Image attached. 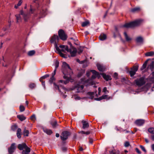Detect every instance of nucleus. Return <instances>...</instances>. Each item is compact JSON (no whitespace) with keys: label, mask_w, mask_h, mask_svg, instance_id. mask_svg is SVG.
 <instances>
[{"label":"nucleus","mask_w":154,"mask_h":154,"mask_svg":"<svg viewBox=\"0 0 154 154\" xmlns=\"http://www.w3.org/2000/svg\"><path fill=\"white\" fill-rule=\"evenodd\" d=\"M35 11V9L33 8L31 5H30L29 12H24L23 10H21L19 14L15 15L17 20V23H18L19 21H21V18L20 16V15L22 16L23 19L25 22H28L30 18L31 14H33Z\"/></svg>","instance_id":"1"},{"label":"nucleus","mask_w":154,"mask_h":154,"mask_svg":"<svg viewBox=\"0 0 154 154\" xmlns=\"http://www.w3.org/2000/svg\"><path fill=\"white\" fill-rule=\"evenodd\" d=\"M134 83L138 87H141L146 83V86L148 88L150 86L152 83H154V78H140L134 81Z\"/></svg>","instance_id":"2"},{"label":"nucleus","mask_w":154,"mask_h":154,"mask_svg":"<svg viewBox=\"0 0 154 154\" xmlns=\"http://www.w3.org/2000/svg\"><path fill=\"white\" fill-rule=\"evenodd\" d=\"M85 78H82L81 79V82H79L75 85V88H77L78 92H80L83 89L84 87L83 85L88 86L95 84L94 82L92 80L89 79L85 80Z\"/></svg>","instance_id":"3"},{"label":"nucleus","mask_w":154,"mask_h":154,"mask_svg":"<svg viewBox=\"0 0 154 154\" xmlns=\"http://www.w3.org/2000/svg\"><path fill=\"white\" fill-rule=\"evenodd\" d=\"M62 71L64 75L63 77H71L72 74V70L69 65L65 62L63 63Z\"/></svg>","instance_id":"4"},{"label":"nucleus","mask_w":154,"mask_h":154,"mask_svg":"<svg viewBox=\"0 0 154 154\" xmlns=\"http://www.w3.org/2000/svg\"><path fill=\"white\" fill-rule=\"evenodd\" d=\"M142 21V20H137L128 23H125L122 25V27L129 28L137 27L140 25Z\"/></svg>","instance_id":"5"},{"label":"nucleus","mask_w":154,"mask_h":154,"mask_svg":"<svg viewBox=\"0 0 154 154\" xmlns=\"http://www.w3.org/2000/svg\"><path fill=\"white\" fill-rule=\"evenodd\" d=\"M91 72H92L93 74L91 77H96V76H97V77H100V74L102 76V77H111L110 76L108 75H106L105 73H99L94 70H91L90 71H87L86 73L87 77H89L91 74Z\"/></svg>","instance_id":"6"},{"label":"nucleus","mask_w":154,"mask_h":154,"mask_svg":"<svg viewBox=\"0 0 154 154\" xmlns=\"http://www.w3.org/2000/svg\"><path fill=\"white\" fill-rule=\"evenodd\" d=\"M139 68V65L138 64L134 65L130 68L127 67L126 69V71L127 73L129 74L131 77H133L136 74Z\"/></svg>","instance_id":"7"},{"label":"nucleus","mask_w":154,"mask_h":154,"mask_svg":"<svg viewBox=\"0 0 154 154\" xmlns=\"http://www.w3.org/2000/svg\"><path fill=\"white\" fill-rule=\"evenodd\" d=\"M71 134V132L68 131H63L60 135V138L63 141H65L68 139V137Z\"/></svg>","instance_id":"8"},{"label":"nucleus","mask_w":154,"mask_h":154,"mask_svg":"<svg viewBox=\"0 0 154 154\" xmlns=\"http://www.w3.org/2000/svg\"><path fill=\"white\" fill-rule=\"evenodd\" d=\"M59 36L60 39L63 41L66 40L67 38V35L65 34L64 31L62 29H60L58 32Z\"/></svg>","instance_id":"9"},{"label":"nucleus","mask_w":154,"mask_h":154,"mask_svg":"<svg viewBox=\"0 0 154 154\" xmlns=\"http://www.w3.org/2000/svg\"><path fill=\"white\" fill-rule=\"evenodd\" d=\"M59 40V38L57 35H54L51 37L50 40V42L51 43H54L55 49L57 46V44Z\"/></svg>","instance_id":"10"},{"label":"nucleus","mask_w":154,"mask_h":154,"mask_svg":"<svg viewBox=\"0 0 154 154\" xmlns=\"http://www.w3.org/2000/svg\"><path fill=\"white\" fill-rule=\"evenodd\" d=\"M65 80H60V82L61 83L63 82V83L65 85L67 84L69 82H72L74 81V79H73L74 78H64Z\"/></svg>","instance_id":"11"},{"label":"nucleus","mask_w":154,"mask_h":154,"mask_svg":"<svg viewBox=\"0 0 154 154\" xmlns=\"http://www.w3.org/2000/svg\"><path fill=\"white\" fill-rule=\"evenodd\" d=\"M16 149L15 143H13L11 145L10 147L8 148V152L9 154H12Z\"/></svg>","instance_id":"12"},{"label":"nucleus","mask_w":154,"mask_h":154,"mask_svg":"<svg viewBox=\"0 0 154 154\" xmlns=\"http://www.w3.org/2000/svg\"><path fill=\"white\" fill-rule=\"evenodd\" d=\"M145 122V121L144 119H138L135 121V123L137 126H140L143 125Z\"/></svg>","instance_id":"13"},{"label":"nucleus","mask_w":154,"mask_h":154,"mask_svg":"<svg viewBox=\"0 0 154 154\" xmlns=\"http://www.w3.org/2000/svg\"><path fill=\"white\" fill-rule=\"evenodd\" d=\"M55 68L53 72L51 75V77H54V76L55 75L57 68L59 67V62L57 60H56L55 62Z\"/></svg>","instance_id":"14"},{"label":"nucleus","mask_w":154,"mask_h":154,"mask_svg":"<svg viewBox=\"0 0 154 154\" xmlns=\"http://www.w3.org/2000/svg\"><path fill=\"white\" fill-rule=\"evenodd\" d=\"M56 50L58 51L59 54L60 55V56L63 58H67V56L65 54H63L60 51V49L58 47H56Z\"/></svg>","instance_id":"15"},{"label":"nucleus","mask_w":154,"mask_h":154,"mask_svg":"<svg viewBox=\"0 0 154 154\" xmlns=\"http://www.w3.org/2000/svg\"><path fill=\"white\" fill-rule=\"evenodd\" d=\"M50 123L52 127L54 128H56V127L58 125L57 121L55 120H54L51 121L50 122Z\"/></svg>","instance_id":"16"},{"label":"nucleus","mask_w":154,"mask_h":154,"mask_svg":"<svg viewBox=\"0 0 154 154\" xmlns=\"http://www.w3.org/2000/svg\"><path fill=\"white\" fill-rule=\"evenodd\" d=\"M73 48V51H72V50L71 49L70 50L69 52L71 54V56L72 57H74L76 55L77 50L75 48Z\"/></svg>","instance_id":"17"},{"label":"nucleus","mask_w":154,"mask_h":154,"mask_svg":"<svg viewBox=\"0 0 154 154\" xmlns=\"http://www.w3.org/2000/svg\"><path fill=\"white\" fill-rule=\"evenodd\" d=\"M151 60L150 59H148L143 64V65L142 66V67H141L140 69V70L142 71V72L143 73L145 72H143V70L145 69H146V67L148 61L149 60Z\"/></svg>","instance_id":"18"},{"label":"nucleus","mask_w":154,"mask_h":154,"mask_svg":"<svg viewBox=\"0 0 154 154\" xmlns=\"http://www.w3.org/2000/svg\"><path fill=\"white\" fill-rule=\"evenodd\" d=\"M27 146L26 144L25 143H23L22 144H19L18 145V148L20 150H23L24 149H25V147Z\"/></svg>","instance_id":"19"},{"label":"nucleus","mask_w":154,"mask_h":154,"mask_svg":"<svg viewBox=\"0 0 154 154\" xmlns=\"http://www.w3.org/2000/svg\"><path fill=\"white\" fill-rule=\"evenodd\" d=\"M82 124L83 129L88 128L89 127V124L85 121L83 120L82 121Z\"/></svg>","instance_id":"20"},{"label":"nucleus","mask_w":154,"mask_h":154,"mask_svg":"<svg viewBox=\"0 0 154 154\" xmlns=\"http://www.w3.org/2000/svg\"><path fill=\"white\" fill-rule=\"evenodd\" d=\"M136 42L137 43H139L143 44V38L141 36L137 37L135 40Z\"/></svg>","instance_id":"21"},{"label":"nucleus","mask_w":154,"mask_h":154,"mask_svg":"<svg viewBox=\"0 0 154 154\" xmlns=\"http://www.w3.org/2000/svg\"><path fill=\"white\" fill-rule=\"evenodd\" d=\"M97 66L98 70L100 72H103L105 71V68L100 64H97Z\"/></svg>","instance_id":"22"},{"label":"nucleus","mask_w":154,"mask_h":154,"mask_svg":"<svg viewBox=\"0 0 154 154\" xmlns=\"http://www.w3.org/2000/svg\"><path fill=\"white\" fill-rule=\"evenodd\" d=\"M22 135L21 129L20 128H17V137L19 139H20L21 138V136Z\"/></svg>","instance_id":"23"},{"label":"nucleus","mask_w":154,"mask_h":154,"mask_svg":"<svg viewBox=\"0 0 154 154\" xmlns=\"http://www.w3.org/2000/svg\"><path fill=\"white\" fill-rule=\"evenodd\" d=\"M95 94V93L94 92H88L87 93V95L89 96V98L91 99H93L94 97V95Z\"/></svg>","instance_id":"24"},{"label":"nucleus","mask_w":154,"mask_h":154,"mask_svg":"<svg viewBox=\"0 0 154 154\" xmlns=\"http://www.w3.org/2000/svg\"><path fill=\"white\" fill-rule=\"evenodd\" d=\"M107 36L105 34L103 33H101L99 36V39L100 40L103 41L106 39Z\"/></svg>","instance_id":"25"},{"label":"nucleus","mask_w":154,"mask_h":154,"mask_svg":"<svg viewBox=\"0 0 154 154\" xmlns=\"http://www.w3.org/2000/svg\"><path fill=\"white\" fill-rule=\"evenodd\" d=\"M154 68V66L151 65L149 64L148 65L147 68L146 69H145V70H144L143 71V72H146L149 69H150L151 70V71H152L153 70Z\"/></svg>","instance_id":"26"},{"label":"nucleus","mask_w":154,"mask_h":154,"mask_svg":"<svg viewBox=\"0 0 154 154\" xmlns=\"http://www.w3.org/2000/svg\"><path fill=\"white\" fill-rule=\"evenodd\" d=\"M140 7H137L131 9L130 11L132 13H134L139 11H140Z\"/></svg>","instance_id":"27"},{"label":"nucleus","mask_w":154,"mask_h":154,"mask_svg":"<svg viewBox=\"0 0 154 154\" xmlns=\"http://www.w3.org/2000/svg\"><path fill=\"white\" fill-rule=\"evenodd\" d=\"M124 35L126 40L127 42H129L132 40V38L128 37L126 32H124Z\"/></svg>","instance_id":"28"},{"label":"nucleus","mask_w":154,"mask_h":154,"mask_svg":"<svg viewBox=\"0 0 154 154\" xmlns=\"http://www.w3.org/2000/svg\"><path fill=\"white\" fill-rule=\"evenodd\" d=\"M17 118L20 121H23L26 119V118L23 115H18Z\"/></svg>","instance_id":"29"},{"label":"nucleus","mask_w":154,"mask_h":154,"mask_svg":"<svg viewBox=\"0 0 154 154\" xmlns=\"http://www.w3.org/2000/svg\"><path fill=\"white\" fill-rule=\"evenodd\" d=\"M154 55V52L151 51L146 52L145 54L146 56H152Z\"/></svg>","instance_id":"30"},{"label":"nucleus","mask_w":154,"mask_h":154,"mask_svg":"<svg viewBox=\"0 0 154 154\" xmlns=\"http://www.w3.org/2000/svg\"><path fill=\"white\" fill-rule=\"evenodd\" d=\"M44 131L49 135H51L53 133L52 131L50 129H46L44 130Z\"/></svg>","instance_id":"31"},{"label":"nucleus","mask_w":154,"mask_h":154,"mask_svg":"<svg viewBox=\"0 0 154 154\" xmlns=\"http://www.w3.org/2000/svg\"><path fill=\"white\" fill-rule=\"evenodd\" d=\"M46 78H40L39 79L40 82H42V85L44 87V88H45V81L43 80Z\"/></svg>","instance_id":"32"},{"label":"nucleus","mask_w":154,"mask_h":154,"mask_svg":"<svg viewBox=\"0 0 154 154\" xmlns=\"http://www.w3.org/2000/svg\"><path fill=\"white\" fill-rule=\"evenodd\" d=\"M29 134V131L28 130L26 129V128H25L23 131V134L24 136H28Z\"/></svg>","instance_id":"33"},{"label":"nucleus","mask_w":154,"mask_h":154,"mask_svg":"<svg viewBox=\"0 0 154 154\" xmlns=\"http://www.w3.org/2000/svg\"><path fill=\"white\" fill-rule=\"evenodd\" d=\"M91 132V130H89L88 131H87L85 132V131H80V132H79V133H81L83 134H85L86 135H88L90 134Z\"/></svg>","instance_id":"34"},{"label":"nucleus","mask_w":154,"mask_h":154,"mask_svg":"<svg viewBox=\"0 0 154 154\" xmlns=\"http://www.w3.org/2000/svg\"><path fill=\"white\" fill-rule=\"evenodd\" d=\"M18 128L17 125L15 124L12 125L11 127V130L13 131H15Z\"/></svg>","instance_id":"35"},{"label":"nucleus","mask_w":154,"mask_h":154,"mask_svg":"<svg viewBox=\"0 0 154 154\" xmlns=\"http://www.w3.org/2000/svg\"><path fill=\"white\" fill-rule=\"evenodd\" d=\"M35 53V51L34 50H32L28 52V54L29 56H32L34 55Z\"/></svg>","instance_id":"36"},{"label":"nucleus","mask_w":154,"mask_h":154,"mask_svg":"<svg viewBox=\"0 0 154 154\" xmlns=\"http://www.w3.org/2000/svg\"><path fill=\"white\" fill-rule=\"evenodd\" d=\"M148 131L151 134H154V128H150L148 129Z\"/></svg>","instance_id":"37"},{"label":"nucleus","mask_w":154,"mask_h":154,"mask_svg":"<svg viewBox=\"0 0 154 154\" xmlns=\"http://www.w3.org/2000/svg\"><path fill=\"white\" fill-rule=\"evenodd\" d=\"M19 109L20 112H23L25 110V107L23 105H20L19 107Z\"/></svg>","instance_id":"38"},{"label":"nucleus","mask_w":154,"mask_h":154,"mask_svg":"<svg viewBox=\"0 0 154 154\" xmlns=\"http://www.w3.org/2000/svg\"><path fill=\"white\" fill-rule=\"evenodd\" d=\"M89 22L88 21H86L85 22H83L82 24V26L83 27H85L87 26L89 23Z\"/></svg>","instance_id":"39"},{"label":"nucleus","mask_w":154,"mask_h":154,"mask_svg":"<svg viewBox=\"0 0 154 154\" xmlns=\"http://www.w3.org/2000/svg\"><path fill=\"white\" fill-rule=\"evenodd\" d=\"M62 150V151L63 152H65L67 151L68 150V148L67 147H62L61 148Z\"/></svg>","instance_id":"40"},{"label":"nucleus","mask_w":154,"mask_h":154,"mask_svg":"<svg viewBox=\"0 0 154 154\" xmlns=\"http://www.w3.org/2000/svg\"><path fill=\"white\" fill-rule=\"evenodd\" d=\"M53 84H54V86L55 88L57 90H58L60 92V91L59 89V86L58 85H57L55 82Z\"/></svg>","instance_id":"41"},{"label":"nucleus","mask_w":154,"mask_h":154,"mask_svg":"<svg viewBox=\"0 0 154 154\" xmlns=\"http://www.w3.org/2000/svg\"><path fill=\"white\" fill-rule=\"evenodd\" d=\"M85 69H82L81 71L80 72V73L79 74V77H80V76H82V75L85 73Z\"/></svg>","instance_id":"42"},{"label":"nucleus","mask_w":154,"mask_h":154,"mask_svg":"<svg viewBox=\"0 0 154 154\" xmlns=\"http://www.w3.org/2000/svg\"><path fill=\"white\" fill-rule=\"evenodd\" d=\"M35 87V83H32L29 85V87L31 88H33Z\"/></svg>","instance_id":"43"},{"label":"nucleus","mask_w":154,"mask_h":154,"mask_svg":"<svg viewBox=\"0 0 154 154\" xmlns=\"http://www.w3.org/2000/svg\"><path fill=\"white\" fill-rule=\"evenodd\" d=\"M25 151L27 153H29L30 152V148L28 147V146H27L26 147H25Z\"/></svg>","instance_id":"44"},{"label":"nucleus","mask_w":154,"mask_h":154,"mask_svg":"<svg viewBox=\"0 0 154 154\" xmlns=\"http://www.w3.org/2000/svg\"><path fill=\"white\" fill-rule=\"evenodd\" d=\"M55 80V78H50V80H49V82L51 84Z\"/></svg>","instance_id":"45"},{"label":"nucleus","mask_w":154,"mask_h":154,"mask_svg":"<svg viewBox=\"0 0 154 154\" xmlns=\"http://www.w3.org/2000/svg\"><path fill=\"white\" fill-rule=\"evenodd\" d=\"M140 148L141 149L145 152H146V151L145 149V147L142 145H140Z\"/></svg>","instance_id":"46"},{"label":"nucleus","mask_w":154,"mask_h":154,"mask_svg":"<svg viewBox=\"0 0 154 154\" xmlns=\"http://www.w3.org/2000/svg\"><path fill=\"white\" fill-rule=\"evenodd\" d=\"M31 119L32 120H34L36 119L35 116V114L32 115L31 116Z\"/></svg>","instance_id":"47"},{"label":"nucleus","mask_w":154,"mask_h":154,"mask_svg":"<svg viewBox=\"0 0 154 154\" xmlns=\"http://www.w3.org/2000/svg\"><path fill=\"white\" fill-rule=\"evenodd\" d=\"M64 49L68 52H69V51H70V50L71 49H70V48L69 49L68 46L67 45L65 46V47Z\"/></svg>","instance_id":"48"},{"label":"nucleus","mask_w":154,"mask_h":154,"mask_svg":"<svg viewBox=\"0 0 154 154\" xmlns=\"http://www.w3.org/2000/svg\"><path fill=\"white\" fill-rule=\"evenodd\" d=\"M130 145L128 141H126L125 143V146L126 147H128Z\"/></svg>","instance_id":"49"},{"label":"nucleus","mask_w":154,"mask_h":154,"mask_svg":"<svg viewBox=\"0 0 154 154\" xmlns=\"http://www.w3.org/2000/svg\"><path fill=\"white\" fill-rule=\"evenodd\" d=\"M102 100L103 99H105L107 98V97H108L107 95H103L102 96H101Z\"/></svg>","instance_id":"50"},{"label":"nucleus","mask_w":154,"mask_h":154,"mask_svg":"<svg viewBox=\"0 0 154 154\" xmlns=\"http://www.w3.org/2000/svg\"><path fill=\"white\" fill-rule=\"evenodd\" d=\"M88 139L89 143H90L92 144L93 141V140L90 137H89Z\"/></svg>","instance_id":"51"},{"label":"nucleus","mask_w":154,"mask_h":154,"mask_svg":"<svg viewBox=\"0 0 154 154\" xmlns=\"http://www.w3.org/2000/svg\"><path fill=\"white\" fill-rule=\"evenodd\" d=\"M22 0H20L18 2V3L17 4V5L18 6H20L22 4Z\"/></svg>","instance_id":"52"},{"label":"nucleus","mask_w":154,"mask_h":154,"mask_svg":"<svg viewBox=\"0 0 154 154\" xmlns=\"http://www.w3.org/2000/svg\"><path fill=\"white\" fill-rule=\"evenodd\" d=\"M94 100L97 101H100L102 100V98L101 97H100L98 98H94Z\"/></svg>","instance_id":"53"},{"label":"nucleus","mask_w":154,"mask_h":154,"mask_svg":"<svg viewBox=\"0 0 154 154\" xmlns=\"http://www.w3.org/2000/svg\"><path fill=\"white\" fill-rule=\"evenodd\" d=\"M135 150L136 152L138 154H140L141 153V152L140 151V150H139V149L137 148H136L135 149Z\"/></svg>","instance_id":"54"},{"label":"nucleus","mask_w":154,"mask_h":154,"mask_svg":"<svg viewBox=\"0 0 154 154\" xmlns=\"http://www.w3.org/2000/svg\"><path fill=\"white\" fill-rule=\"evenodd\" d=\"M87 62V60H84L81 61H80V64H84V63H86Z\"/></svg>","instance_id":"55"},{"label":"nucleus","mask_w":154,"mask_h":154,"mask_svg":"<svg viewBox=\"0 0 154 154\" xmlns=\"http://www.w3.org/2000/svg\"><path fill=\"white\" fill-rule=\"evenodd\" d=\"M78 50L79 51L78 53L79 54L81 53L83 51V49H82L80 48Z\"/></svg>","instance_id":"56"},{"label":"nucleus","mask_w":154,"mask_h":154,"mask_svg":"<svg viewBox=\"0 0 154 154\" xmlns=\"http://www.w3.org/2000/svg\"><path fill=\"white\" fill-rule=\"evenodd\" d=\"M106 81H108L112 79L111 78H103Z\"/></svg>","instance_id":"57"},{"label":"nucleus","mask_w":154,"mask_h":154,"mask_svg":"<svg viewBox=\"0 0 154 154\" xmlns=\"http://www.w3.org/2000/svg\"><path fill=\"white\" fill-rule=\"evenodd\" d=\"M77 138V134H74L73 135V137H72V139L74 140Z\"/></svg>","instance_id":"58"},{"label":"nucleus","mask_w":154,"mask_h":154,"mask_svg":"<svg viewBox=\"0 0 154 154\" xmlns=\"http://www.w3.org/2000/svg\"><path fill=\"white\" fill-rule=\"evenodd\" d=\"M103 92L106 93V92H108V91L107 90V88L106 87H105L103 89Z\"/></svg>","instance_id":"59"},{"label":"nucleus","mask_w":154,"mask_h":154,"mask_svg":"<svg viewBox=\"0 0 154 154\" xmlns=\"http://www.w3.org/2000/svg\"><path fill=\"white\" fill-rule=\"evenodd\" d=\"M68 44L69 45H70V47H71V48H74V47L72 45V43H71V42H68Z\"/></svg>","instance_id":"60"},{"label":"nucleus","mask_w":154,"mask_h":154,"mask_svg":"<svg viewBox=\"0 0 154 154\" xmlns=\"http://www.w3.org/2000/svg\"><path fill=\"white\" fill-rule=\"evenodd\" d=\"M118 74L117 72H115L113 74V77H117L118 76Z\"/></svg>","instance_id":"61"},{"label":"nucleus","mask_w":154,"mask_h":154,"mask_svg":"<svg viewBox=\"0 0 154 154\" xmlns=\"http://www.w3.org/2000/svg\"><path fill=\"white\" fill-rule=\"evenodd\" d=\"M22 154H29V153H27L26 152V151L25 150H23L22 151Z\"/></svg>","instance_id":"62"},{"label":"nucleus","mask_w":154,"mask_h":154,"mask_svg":"<svg viewBox=\"0 0 154 154\" xmlns=\"http://www.w3.org/2000/svg\"><path fill=\"white\" fill-rule=\"evenodd\" d=\"M65 47V46L64 45H60L59 46V47L62 49L64 48Z\"/></svg>","instance_id":"63"},{"label":"nucleus","mask_w":154,"mask_h":154,"mask_svg":"<svg viewBox=\"0 0 154 154\" xmlns=\"http://www.w3.org/2000/svg\"><path fill=\"white\" fill-rule=\"evenodd\" d=\"M151 148L152 150L154 151V143L152 145Z\"/></svg>","instance_id":"64"}]
</instances>
